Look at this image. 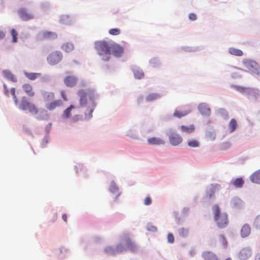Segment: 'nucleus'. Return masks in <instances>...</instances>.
I'll return each mask as SVG.
<instances>
[{
    "instance_id": "f257e3e1",
    "label": "nucleus",
    "mask_w": 260,
    "mask_h": 260,
    "mask_svg": "<svg viewBox=\"0 0 260 260\" xmlns=\"http://www.w3.org/2000/svg\"><path fill=\"white\" fill-rule=\"evenodd\" d=\"M113 41L106 40L96 41L94 42V48L98 54L102 56L101 58L105 61H108L111 58V50Z\"/></svg>"
},
{
    "instance_id": "f03ea898",
    "label": "nucleus",
    "mask_w": 260,
    "mask_h": 260,
    "mask_svg": "<svg viewBox=\"0 0 260 260\" xmlns=\"http://www.w3.org/2000/svg\"><path fill=\"white\" fill-rule=\"evenodd\" d=\"M213 218L217 226L219 229H224L229 223L228 215L226 212L221 213V209L218 204L214 205L212 207Z\"/></svg>"
},
{
    "instance_id": "7ed1b4c3",
    "label": "nucleus",
    "mask_w": 260,
    "mask_h": 260,
    "mask_svg": "<svg viewBox=\"0 0 260 260\" xmlns=\"http://www.w3.org/2000/svg\"><path fill=\"white\" fill-rule=\"evenodd\" d=\"M234 88L246 96L248 100L252 103H255L260 99V91L257 88L240 85H234Z\"/></svg>"
},
{
    "instance_id": "20e7f679",
    "label": "nucleus",
    "mask_w": 260,
    "mask_h": 260,
    "mask_svg": "<svg viewBox=\"0 0 260 260\" xmlns=\"http://www.w3.org/2000/svg\"><path fill=\"white\" fill-rule=\"evenodd\" d=\"M108 189L113 198L112 203H117L119 201V198L122 194V191L114 180L111 181Z\"/></svg>"
},
{
    "instance_id": "39448f33",
    "label": "nucleus",
    "mask_w": 260,
    "mask_h": 260,
    "mask_svg": "<svg viewBox=\"0 0 260 260\" xmlns=\"http://www.w3.org/2000/svg\"><path fill=\"white\" fill-rule=\"evenodd\" d=\"M166 135L168 137L170 144L173 146L179 145L183 141L181 136L175 133L172 128H169L166 131Z\"/></svg>"
},
{
    "instance_id": "423d86ee",
    "label": "nucleus",
    "mask_w": 260,
    "mask_h": 260,
    "mask_svg": "<svg viewBox=\"0 0 260 260\" xmlns=\"http://www.w3.org/2000/svg\"><path fill=\"white\" fill-rule=\"evenodd\" d=\"M245 67L252 73L260 76V67L254 60L250 59H244L242 61Z\"/></svg>"
},
{
    "instance_id": "0eeeda50",
    "label": "nucleus",
    "mask_w": 260,
    "mask_h": 260,
    "mask_svg": "<svg viewBox=\"0 0 260 260\" xmlns=\"http://www.w3.org/2000/svg\"><path fill=\"white\" fill-rule=\"evenodd\" d=\"M63 55L59 51H55L49 54L47 57V62L51 66H54L59 63L62 60Z\"/></svg>"
},
{
    "instance_id": "6e6552de",
    "label": "nucleus",
    "mask_w": 260,
    "mask_h": 260,
    "mask_svg": "<svg viewBox=\"0 0 260 260\" xmlns=\"http://www.w3.org/2000/svg\"><path fill=\"white\" fill-rule=\"evenodd\" d=\"M57 38V35L56 32L51 31H42L39 32L37 36L36 39L38 41H42L43 40H53Z\"/></svg>"
},
{
    "instance_id": "1a4fd4ad",
    "label": "nucleus",
    "mask_w": 260,
    "mask_h": 260,
    "mask_svg": "<svg viewBox=\"0 0 260 260\" xmlns=\"http://www.w3.org/2000/svg\"><path fill=\"white\" fill-rule=\"evenodd\" d=\"M123 53V47L113 41L111 50V55L112 54L116 57H120L122 56Z\"/></svg>"
},
{
    "instance_id": "9d476101",
    "label": "nucleus",
    "mask_w": 260,
    "mask_h": 260,
    "mask_svg": "<svg viewBox=\"0 0 260 260\" xmlns=\"http://www.w3.org/2000/svg\"><path fill=\"white\" fill-rule=\"evenodd\" d=\"M18 14L21 19L24 21H27L34 18V15L31 13L27 12L25 8H20L18 10Z\"/></svg>"
},
{
    "instance_id": "9b49d317",
    "label": "nucleus",
    "mask_w": 260,
    "mask_h": 260,
    "mask_svg": "<svg viewBox=\"0 0 260 260\" xmlns=\"http://www.w3.org/2000/svg\"><path fill=\"white\" fill-rule=\"evenodd\" d=\"M231 206L232 208L237 210H241L244 209L245 204L244 202L238 197H234L231 199Z\"/></svg>"
},
{
    "instance_id": "f8f14e48",
    "label": "nucleus",
    "mask_w": 260,
    "mask_h": 260,
    "mask_svg": "<svg viewBox=\"0 0 260 260\" xmlns=\"http://www.w3.org/2000/svg\"><path fill=\"white\" fill-rule=\"evenodd\" d=\"M198 110L203 116L209 117L211 113V109L206 103H201L198 106Z\"/></svg>"
},
{
    "instance_id": "ddd939ff",
    "label": "nucleus",
    "mask_w": 260,
    "mask_h": 260,
    "mask_svg": "<svg viewBox=\"0 0 260 260\" xmlns=\"http://www.w3.org/2000/svg\"><path fill=\"white\" fill-rule=\"evenodd\" d=\"M252 255V250L249 247H246L241 249L238 253V256L240 260H247Z\"/></svg>"
},
{
    "instance_id": "4468645a",
    "label": "nucleus",
    "mask_w": 260,
    "mask_h": 260,
    "mask_svg": "<svg viewBox=\"0 0 260 260\" xmlns=\"http://www.w3.org/2000/svg\"><path fill=\"white\" fill-rule=\"evenodd\" d=\"M87 96L89 102L91 103L90 106H93L95 104V107H96L97 103L95 102V100L99 99V95L95 93V89L94 88L87 89Z\"/></svg>"
},
{
    "instance_id": "2eb2a0df",
    "label": "nucleus",
    "mask_w": 260,
    "mask_h": 260,
    "mask_svg": "<svg viewBox=\"0 0 260 260\" xmlns=\"http://www.w3.org/2000/svg\"><path fill=\"white\" fill-rule=\"evenodd\" d=\"M63 82L67 87H73L78 82V78L75 76H67L64 78Z\"/></svg>"
},
{
    "instance_id": "dca6fc26",
    "label": "nucleus",
    "mask_w": 260,
    "mask_h": 260,
    "mask_svg": "<svg viewBox=\"0 0 260 260\" xmlns=\"http://www.w3.org/2000/svg\"><path fill=\"white\" fill-rule=\"evenodd\" d=\"M220 187V185L216 184L214 185L213 184H211L210 186H208L206 188V197L208 198L209 199H214L215 198V192L216 188H218Z\"/></svg>"
},
{
    "instance_id": "f3484780",
    "label": "nucleus",
    "mask_w": 260,
    "mask_h": 260,
    "mask_svg": "<svg viewBox=\"0 0 260 260\" xmlns=\"http://www.w3.org/2000/svg\"><path fill=\"white\" fill-rule=\"evenodd\" d=\"M131 69L135 78L137 79H141L143 78L144 77V73L139 67L137 66H131Z\"/></svg>"
},
{
    "instance_id": "a211bd4d",
    "label": "nucleus",
    "mask_w": 260,
    "mask_h": 260,
    "mask_svg": "<svg viewBox=\"0 0 260 260\" xmlns=\"http://www.w3.org/2000/svg\"><path fill=\"white\" fill-rule=\"evenodd\" d=\"M216 134L213 127L209 125L207 127L205 132V138L211 141H213L216 138Z\"/></svg>"
},
{
    "instance_id": "6ab92c4d",
    "label": "nucleus",
    "mask_w": 260,
    "mask_h": 260,
    "mask_svg": "<svg viewBox=\"0 0 260 260\" xmlns=\"http://www.w3.org/2000/svg\"><path fill=\"white\" fill-rule=\"evenodd\" d=\"M2 74L4 77L8 80H9L14 83L17 82V79L16 76L13 74L9 70H3L2 71Z\"/></svg>"
},
{
    "instance_id": "aec40b11",
    "label": "nucleus",
    "mask_w": 260,
    "mask_h": 260,
    "mask_svg": "<svg viewBox=\"0 0 260 260\" xmlns=\"http://www.w3.org/2000/svg\"><path fill=\"white\" fill-rule=\"evenodd\" d=\"M147 143L149 145H150L158 146L160 145H165L166 142L160 138L153 137L147 139Z\"/></svg>"
},
{
    "instance_id": "412c9836",
    "label": "nucleus",
    "mask_w": 260,
    "mask_h": 260,
    "mask_svg": "<svg viewBox=\"0 0 260 260\" xmlns=\"http://www.w3.org/2000/svg\"><path fill=\"white\" fill-rule=\"evenodd\" d=\"M63 104L61 100H55L49 103L46 104L45 107L49 111H52L57 107H60Z\"/></svg>"
},
{
    "instance_id": "4be33fe9",
    "label": "nucleus",
    "mask_w": 260,
    "mask_h": 260,
    "mask_svg": "<svg viewBox=\"0 0 260 260\" xmlns=\"http://www.w3.org/2000/svg\"><path fill=\"white\" fill-rule=\"evenodd\" d=\"M49 114L47 110L44 109L39 110V112L35 116V118L39 120H46L48 119Z\"/></svg>"
},
{
    "instance_id": "5701e85b",
    "label": "nucleus",
    "mask_w": 260,
    "mask_h": 260,
    "mask_svg": "<svg viewBox=\"0 0 260 260\" xmlns=\"http://www.w3.org/2000/svg\"><path fill=\"white\" fill-rule=\"evenodd\" d=\"M162 94L160 93H150L145 97L146 102L150 103L161 99Z\"/></svg>"
},
{
    "instance_id": "b1692460",
    "label": "nucleus",
    "mask_w": 260,
    "mask_h": 260,
    "mask_svg": "<svg viewBox=\"0 0 260 260\" xmlns=\"http://www.w3.org/2000/svg\"><path fill=\"white\" fill-rule=\"evenodd\" d=\"M251 228L249 224L245 223L240 230L241 237L243 238L247 237L250 234Z\"/></svg>"
},
{
    "instance_id": "393cba45",
    "label": "nucleus",
    "mask_w": 260,
    "mask_h": 260,
    "mask_svg": "<svg viewBox=\"0 0 260 260\" xmlns=\"http://www.w3.org/2000/svg\"><path fill=\"white\" fill-rule=\"evenodd\" d=\"M202 257L205 260H219L218 257L215 253L209 251L203 252Z\"/></svg>"
},
{
    "instance_id": "a878e982",
    "label": "nucleus",
    "mask_w": 260,
    "mask_h": 260,
    "mask_svg": "<svg viewBox=\"0 0 260 260\" xmlns=\"http://www.w3.org/2000/svg\"><path fill=\"white\" fill-rule=\"evenodd\" d=\"M40 93L45 102L50 101L54 98L53 92H48L42 89L40 90Z\"/></svg>"
},
{
    "instance_id": "bb28decb",
    "label": "nucleus",
    "mask_w": 260,
    "mask_h": 260,
    "mask_svg": "<svg viewBox=\"0 0 260 260\" xmlns=\"http://www.w3.org/2000/svg\"><path fill=\"white\" fill-rule=\"evenodd\" d=\"M252 183L260 184V169L253 172L249 177Z\"/></svg>"
},
{
    "instance_id": "cd10ccee",
    "label": "nucleus",
    "mask_w": 260,
    "mask_h": 260,
    "mask_svg": "<svg viewBox=\"0 0 260 260\" xmlns=\"http://www.w3.org/2000/svg\"><path fill=\"white\" fill-rule=\"evenodd\" d=\"M126 249H129L131 252H133L137 250L136 245L132 241L129 237H126L125 239Z\"/></svg>"
},
{
    "instance_id": "c85d7f7f",
    "label": "nucleus",
    "mask_w": 260,
    "mask_h": 260,
    "mask_svg": "<svg viewBox=\"0 0 260 260\" xmlns=\"http://www.w3.org/2000/svg\"><path fill=\"white\" fill-rule=\"evenodd\" d=\"M31 103H30L29 101L27 100V98L25 96H23L21 98L20 104H19L18 108L20 110L23 111H26L29 108V107L31 105Z\"/></svg>"
},
{
    "instance_id": "c756f323",
    "label": "nucleus",
    "mask_w": 260,
    "mask_h": 260,
    "mask_svg": "<svg viewBox=\"0 0 260 260\" xmlns=\"http://www.w3.org/2000/svg\"><path fill=\"white\" fill-rule=\"evenodd\" d=\"M95 104L93 106H88L87 108L86 111L85 112V118L84 120L86 121L90 120L92 118V113L95 108Z\"/></svg>"
},
{
    "instance_id": "7c9ffc66",
    "label": "nucleus",
    "mask_w": 260,
    "mask_h": 260,
    "mask_svg": "<svg viewBox=\"0 0 260 260\" xmlns=\"http://www.w3.org/2000/svg\"><path fill=\"white\" fill-rule=\"evenodd\" d=\"M231 184L236 188H241L244 184V180L242 177L233 178L231 181Z\"/></svg>"
},
{
    "instance_id": "2f4dec72",
    "label": "nucleus",
    "mask_w": 260,
    "mask_h": 260,
    "mask_svg": "<svg viewBox=\"0 0 260 260\" xmlns=\"http://www.w3.org/2000/svg\"><path fill=\"white\" fill-rule=\"evenodd\" d=\"M204 49V47L203 46H182V49L184 50L185 52H197L200 51Z\"/></svg>"
},
{
    "instance_id": "473e14b6",
    "label": "nucleus",
    "mask_w": 260,
    "mask_h": 260,
    "mask_svg": "<svg viewBox=\"0 0 260 260\" xmlns=\"http://www.w3.org/2000/svg\"><path fill=\"white\" fill-rule=\"evenodd\" d=\"M75 107L74 105H70L63 112L61 115L62 118L68 119L71 117V112L73 109H75Z\"/></svg>"
},
{
    "instance_id": "72a5a7b5",
    "label": "nucleus",
    "mask_w": 260,
    "mask_h": 260,
    "mask_svg": "<svg viewBox=\"0 0 260 260\" xmlns=\"http://www.w3.org/2000/svg\"><path fill=\"white\" fill-rule=\"evenodd\" d=\"M67 251L68 249L63 247H61L54 250V252L56 254L58 258L59 259H61L64 257L66 254L67 253Z\"/></svg>"
},
{
    "instance_id": "f704fd0d",
    "label": "nucleus",
    "mask_w": 260,
    "mask_h": 260,
    "mask_svg": "<svg viewBox=\"0 0 260 260\" xmlns=\"http://www.w3.org/2000/svg\"><path fill=\"white\" fill-rule=\"evenodd\" d=\"M23 73L26 78L32 81L35 80L39 76H41L40 73L28 72L26 71H23Z\"/></svg>"
},
{
    "instance_id": "c9c22d12",
    "label": "nucleus",
    "mask_w": 260,
    "mask_h": 260,
    "mask_svg": "<svg viewBox=\"0 0 260 260\" xmlns=\"http://www.w3.org/2000/svg\"><path fill=\"white\" fill-rule=\"evenodd\" d=\"M22 88L23 90L30 97L34 96L35 95L34 92L32 91V87L29 84H24L22 85Z\"/></svg>"
},
{
    "instance_id": "e433bc0d",
    "label": "nucleus",
    "mask_w": 260,
    "mask_h": 260,
    "mask_svg": "<svg viewBox=\"0 0 260 260\" xmlns=\"http://www.w3.org/2000/svg\"><path fill=\"white\" fill-rule=\"evenodd\" d=\"M149 65L152 68H157L161 66V61L158 57H154L149 61Z\"/></svg>"
},
{
    "instance_id": "4c0bfd02",
    "label": "nucleus",
    "mask_w": 260,
    "mask_h": 260,
    "mask_svg": "<svg viewBox=\"0 0 260 260\" xmlns=\"http://www.w3.org/2000/svg\"><path fill=\"white\" fill-rule=\"evenodd\" d=\"M228 52L230 54L236 56H241L243 55V52L241 50L234 47H230L228 49Z\"/></svg>"
},
{
    "instance_id": "58836bf2",
    "label": "nucleus",
    "mask_w": 260,
    "mask_h": 260,
    "mask_svg": "<svg viewBox=\"0 0 260 260\" xmlns=\"http://www.w3.org/2000/svg\"><path fill=\"white\" fill-rule=\"evenodd\" d=\"M104 252L105 254L112 256H115L116 255L115 248L112 246H107L104 249Z\"/></svg>"
},
{
    "instance_id": "ea45409f",
    "label": "nucleus",
    "mask_w": 260,
    "mask_h": 260,
    "mask_svg": "<svg viewBox=\"0 0 260 260\" xmlns=\"http://www.w3.org/2000/svg\"><path fill=\"white\" fill-rule=\"evenodd\" d=\"M59 22L66 25H71L72 24V21L68 15H61L59 18Z\"/></svg>"
},
{
    "instance_id": "a19ab883",
    "label": "nucleus",
    "mask_w": 260,
    "mask_h": 260,
    "mask_svg": "<svg viewBox=\"0 0 260 260\" xmlns=\"http://www.w3.org/2000/svg\"><path fill=\"white\" fill-rule=\"evenodd\" d=\"M181 131L182 132H185L188 134H190L192 133L195 129V127L193 124H191L189 126H186L184 125H182L180 126Z\"/></svg>"
},
{
    "instance_id": "79ce46f5",
    "label": "nucleus",
    "mask_w": 260,
    "mask_h": 260,
    "mask_svg": "<svg viewBox=\"0 0 260 260\" xmlns=\"http://www.w3.org/2000/svg\"><path fill=\"white\" fill-rule=\"evenodd\" d=\"M74 45L71 42H67L61 45V49L66 52H69L74 49Z\"/></svg>"
},
{
    "instance_id": "37998d69",
    "label": "nucleus",
    "mask_w": 260,
    "mask_h": 260,
    "mask_svg": "<svg viewBox=\"0 0 260 260\" xmlns=\"http://www.w3.org/2000/svg\"><path fill=\"white\" fill-rule=\"evenodd\" d=\"M39 78H40V81L43 83L49 82L52 80V76L49 74H42L41 73V76H39Z\"/></svg>"
},
{
    "instance_id": "c03bdc74",
    "label": "nucleus",
    "mask_w": 260,
    "mask_h": 260,
    "mask_svg": "<svg viewBox=\"0 0 260 260\" xmlns=\"http://www.w3.org/2000/svg\"><path fill=\"white\" fill-rule=\"evenodd\" d=\"M238 126L237 122L236 119L232 118L229 124V128L230 129V132L231 133H233L234 131H235L237 127Z\"/></svg>"
},
{
    "instance_id": "a18cd8bd",
    "label": "nucleus",
    "mask_w": 260,
    "mask_h": 260,
    "mask_svg": "<svg viewBox=\"0 0 260 260\" xmlns=\"http://www.w3.org/2000/svg\"><path fill=\"white\" fill-rule=\"evenodd\" d=\"M187 144L189 147L197 148L200 146V142L195 139H189L187 140Z\"/></svg>"
},
{
    "instance_id": "49530a36",
    "label": "nucleus",
    "mask_w": 260,
    "mask_h": 260,
    "mask_svg": "<svg viewBox=\"0 0 260 260\" xmlns=\"http://www.w3.org/2000/svg\"><path fill=\"white\" fill-rule=\"evenodd\" d=\"M178 233L179 235L183 238L187 237L189 234L188 230L185 229L184 228L179 229L178 230Z\"/></svg>"
},
{
    "instance_id": "de8ad7c7",
    "label": "nucleus",
    "mask_w": 260,
    "mask_h": 260,
    "mask_svg": "<svg viewBox=\"0 0 260 260\" xmlns=\"http://www.w3.org/2000/svg\"><path fill=\"white\" fill-rule=\"evenodd\" d=\"M217 113L225 120L229 118V113L228 111L224 108H219L218 109Z\"/></svg>"
},
{
    "instance_id": "09e8293b",
    "label": "nucleus",
    "mask_w": 260,
    "mask_h": 260,
    "mask_svg": "<svg viewBox=\"0 0 260 260\" xmlns=\"http://www.w3.org/2000/svg\"><path fill=\"white\" fill-rule=\"evenodd\" d=\"M32 115H36L39 112V109L38 108L33 104H31L29 108L27 109Z\"/></svg>"
},
{
    "instance_id": "8fccbe9b",
    "label": "nucleus",
    "mask_w": 260,
    "mask_h": 260,
    "mask_svg": "<svg viewBox=\"0 0 260 260\" xmlns=\"http://www.w3.org/2000/svg\"><path fill=\"white\" fill-rule=\"evenodd\" d=\"M10 34L12 37V42L13 43L17 42L18 34L16 30L14 28H12L10 31Z\"/></svg>"
},
{
    "instance_id": "3c124183",
    "label": "nucleus",
    "mask_w": 260,
    "mask_h": 260,
    "mask_svg": "<svg viewBox=\"0 0 260 260\" xmlns=\"http://www.w3.org/2000/svg\"><path fill=\"white\" fill-rule=\"evenodd\" d=\"M219 241L222 244V246H223L224 249H226L228 246V241L223 234H220L219 236Z\"/></svg>"
},
{
    "instance_id": "603ef678",
    "label": "nucleus",
    "mask_w": 260,
    "mask_h": 260,
    "mask_svg": "<svg viewBox=\"0 0 260 260\" xmlns=\"http://www.w3.org/2000/svg\"><path fill=\"white\" fill-rule=\"evenodd\" d=\"M115 249L116 254L121 253L124 251L126 250V248L121 243H119V244H117Z\"/></svg>"
},
{
    "instance_id": "864d4df0",
    "label": "nucleus",
    "mask_w": 260,
    "mask_h": 260,
    "mask_svg": "<svg viewBox=\"0 0 260 260\" xmlns=\"http://www.w3.org/2000/svg\"><path fill=\"white\" fill-rule=\"evenodd\" d=\"M10 92L14 100V104L17 106L18 104V100L16 95V89L15 87H12L10 89Z\"/></svg>"
},
{
    "instance_id": "5fc2aeb1",
    "label": "nucleus",
    "mask_w": 260,
    "mask_h": 260,
    "mask_svg": "<svg viewBox=\"0 0 260 260\" xmlns=\"http://www.w3.org/2000/svg\"><path fill=\"white\" fill-rule=\"evenodd\" d=\"M253 228H254L257 230H260V214L258 215L255 217L253 223Z\"/></svg>"
},
{
    "instance_id": "6e6d98bb",
    "label": "nucleus",
    "mask_w": 260,
    "mask_h": 260,
    "mask_svg": "<svg viewBox=\"0 0 260 260\" xmlns=\"http://www.w3.org/2000/svg\"><path fill=\"white\" fill-rule=\"evenodd\" d=\"M51 128H52V123H48L45 127V131H44V132H45V136L46 138H49V134H50V132L51 129Z\"/></svg>"
},
{
    "instance_id": "4d7b16f0",
    "label": "nucleus",
    "mask_w": 260,
    "mask_h": 260,
    "mask_svg": "<svg viewBox=\"0 0 260 260\" xmlns=\"http://www.w3.org/2000/svg\"><path fill=\"white\" fill-rule=\"evenodd\" d=\"M41 8L43 11L46 12L49 10L50 5L47 2H43L41 3Z\"/></svg>"
},
{
    "instance_id": "13d9d810",
    "label": "nucleus",
    "mask_w": 260,
    "mask_h": 260,
    "mask_svg": "<svg viewBox=\"0 0 260 260\" xmlns=\"http://www.w3.org/2000/svg\"><path fill=\"white\" fill-rule=\"evenodd\" d=\"M121 30L118 28H111L109 30V33L113 36H117L120 34Z\"/></svg>"
},
{
    "instance_id": "bf43d9fd",
    "label": "nucleus",
    "mask_w": 260,
    "mask_h": 260,
    "mask_svg": "<svg viewBox=\"0 0 260 260\" xmlns=\"http://www.w3.org/2000/svg\"><path fill=\"white\" fill-rule=\"evenodd\" d=\"M87 96L80 98L79 103L81 107H85L87 104Z\"/></svg>"
},
{
    "instance_id": "052dcab7",
    "label": "nucleus",
    "mask_w": 260,
    "mask_h": 260,
    "mask_svg": "<svg viewBox=\"0 0 260 260\" xmlns=\"http://www.w3.org/2000/svg\"><path fill=\"white\" fill-rule=\"evenodd\" d=\"M147 230L150 232H156L157 231V228L151 223H148L147 224Z\"/></svg>"
},
{
    "instance_id": "680f3d73",
    "label": "nucleus",
    "mask_w": 260,
    "mask_h": 260,
    "mask_svg": "<svg viewBox=\"0 0 260 260\" xmlns=\"http://www.w3.org/2000/svg\"><path fill=\"white\" fill-rule=\"evenodd\" d=\"M79 120H83L82 115L77 114L72 117V121L74 123H76Z\"/></svg>"
},
{
    "instance_id": "e2e57ef3",
    "label": "nucleus",
    "mask_w": 260,
    "mask_h": 260,
    "mask_svg": "<svg viewBox=\"0 0 260 260\" xmlns=\"http://www.w3.org/2000/svg\"><path fill=\"white\" fill-rule=\"evenodd\" d=\"M231 146V143L229 142H224L220 145V149L221 150H227L229 149Z\"/></svg>"
},
{
    "instance_id": "0e129e2a",
    "label": "nucleus",
    "mask_w": 260,
    "mask_h": 260,
    "mask_svg": "<svg viewBox=\"0 0 260 260\" xmlns=\"http://www.w3.org/2000/svg\"><path fill=\"white\" fill-rule=\"evenodd\" d=\"M167 241L169 243L172 244L174 242V236L172 233H169L167 235Z\"/></svg>"
},
{
    "instance_id": "69168bd1",
    "label": "nucleus",
    "mask_w": 260,
    "mask_h": 260,
    "mask_svg": "<svg viewBox=\"0 0 260 260\" xmlns=\"http://www.w3.org/2000/svg\"><path fill=\"white\" fill-rule=\"evenodd\" d=\"M152 200L149 196H147L144 200L145 205L149 206L152 204Z\"/></svg>"
},
{
    "instance_id": "338daca9",
    "label": "nucleus",
    "mask_w": 260,
    "mask_h": 260,
    "mask_svg": "<svg viewBox=\"0 0 260 260\" xmlns=\"http://www.w3.org/2000/svg\"><path fill=\"white\" fill-rule=\"evenodd\" d=\"M181 115H182L181 111H179L177 109H176L174 111L173 114V116L177 117L178 118H182Z\"/></svg>"
},
{
    "instance_id": "774afa93",
    "label": "nucleus",
    "mask_w": 260,
    "mask_h": 260,
    "mask_svg": "<svg viewBox=\"0 0 260 260\" xmlns=\"http://www.w3.org/2000/svg\"><path fill=\"white\" fill-rule=\"evenodd\" d=\"M127 136L132 138V139H139V137L138 136L134 133L132 131H129L127 133V135H126Z\"/></svg>"
}]
</instances>
